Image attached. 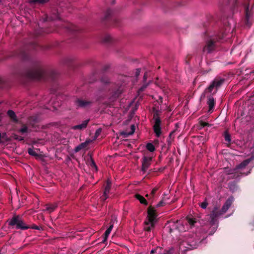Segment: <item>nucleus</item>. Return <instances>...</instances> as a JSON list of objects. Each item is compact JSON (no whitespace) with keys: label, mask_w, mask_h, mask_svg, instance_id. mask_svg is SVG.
<instances>
[{"label":"nucleus","mask_w":254,"mask_h":254,"mask_svg":"<svg viewBox=\"0 0 254 254\" xmlns=\"http://www.w3.org/2000/svg\"><path fill=\"white\" fill-rule=\"evenodd\" d=\"M233 200L234 198L231 196L226 200L221 210H218V209L216 207L214 208L212 213L209 216L210 219V223L214 229H216L217 228V217L226 212L231 206Z\"/></svg>","instance_id":"obj_1"},{"label":"nucleus","mask_w":254,"mask_h":254,"mask_svg":"<svg viewBox=\"0 0 254 254\" xmlns=\"http://www.w3.org/2000/svg\"><path fill=\"white\" fill-rule=\"evenodd\" d=\"M156 221V214L154 208L149 207L148 208L147 216L144 222V229L146 231H150L154 227Z\"/></svg>","instance_id":"obj_2"},{"label":"nucleus","mask_w":254,"mask_h":254,"mask_svg":"<svg viewBox=\"0 0 254 254\" xmlns=\"http://www.w3.org/2000/svg\"><path fill=\"white\" fill-rule=\"evenodd\" d=\"M254 159V157H252L251 158L249 159H247L243 161L241 164H240L236 169L232 170H229L228 171V175L230 176L229 178H237L239 176L238 174L240 173L241 174H244L245 175H247L249 173V171L247 173H245L244 172H242V170L249 163ZM226 172H227L226 171Z\"/></svg>","instance_id":"obj_3"},{"label":"nucleus","mask_w":254,"mask_h":254,"mask_svg":"<svg viewBox=\"0 0 254 254\" xmlns=\"http://www.w3.org/2000/svg\"><path fill=\"white\" fill-rule=\"evenodd\" d=\"M8 224L11 226H15L17 229L25 230L29 227L26 226L21 218L19 216L12 217L9 221Z\"/></svg>","instance_id":"obj_4"},{"label":"nucleus","mask_w":254,"mask_h":254,"mask_svg":"<svg viewBox=\"0 0 254 254\" xmlns=\"http://www.w3.org/2000/svg\"><path fill=\"white\" fill-rule=\"evenodd\" d=\"M168 227H170V233H172L175 229H178L179 232H183L186 231V227L184 225L182 224L180 221H177V222L169 223Z\"/></svg>","instance_id":"obj_5"},{"label":"nucleus","mask_w":254,"mask_h":254,"mask_svg":"<svg viewBox=\"0 0 254 254\" xmlns=\"http://www.w3.org/2000/svg\"><path fill=\"white\" fill-rule=\"evenodd\" d=\"M47 73V71L44 70L43 69L37 68L33 71L32 77L36 79H40L44 77Z\"/></svg>","instance_id":"obj_6"},{"label":"nucleus","mask_w":254,"mask_h":254,"mask_svg":"<svg viewBox=\"0 0 254 254\" xmlns=\"http://www.w3.org/2000/svg\"><path fill=\"white\" fill-rule=\"evenodd\" d=\"M152 158L148 156H144L142 161V171L145 172L150 165Z\"/></svg>","instance_id":"obj_7"},{"label":"nucleus","mask_w":254,"mask_h":254,"mask_svg":"<svg viewBox=\"0 0 254 254\" xmlns=\"http://www.w3.org/2000/svg\"><path fill=\"white\" fill-rule=\"evenodd\" d=\"M215 48L214 42L211 39L207 41L205 46L203 48V51L207 53L211 52Z\"/></svg>","instance_id":"obj_8"},{"label":"nucleus","mask_w":254,"mask_h":254,"mask_svg":"<svg viewBox=\"0 0 254 254\" xmlns=\"http://www.w3.org/2000/svg\"><path fill=\"white\" fill-rule=\"evenodd\" d=\"M223 82V79H216L214 80L212 84L206 89V91L208 90L209 92H211L214 87H219Z\"/></svg>","instance_id":"obj_9"},{"label":"nucleus","mask_w":254,"mask_h":254,"mask_svg":"<svg viewBox=\"0 0 254 254\" xmlns=\"http://www.w3.org/2000/svg\"><path fill=\"white\" fill-rule=\"evenodd\" d=\"M160 120L158 118H156L155 120V124L154 125L153 129L156 135L158 137L161 134V128L160 127Z\"/></svg>","instance_id":"obj_10"},{"label":"nucleus","mask_w":254,"mask_h":254,"mask_svg":"<svg viewBox=\"0 0 254 254\" xmlns=\"http://www.w3.org/2000/svg\"><path fill=\"white\" fill-rule=\"evenodd\" d=\"M171 251L163 250L160 247H156L151 251V254H171Z\"/></svg>","instance_id":"obj_11"},{"label":"nucleus","mask_w":254,"mask_h":254,"mask_svg":"<svg viewBox=\"0 0 254 254\" xmlns=\"http://www.w3.org/2000/svg\"><path fill=\"white\" fill-rule=\"evenodd\" d=\"M111 182L109 180H108L107 181V186L105 189L104 194L101 197V198L103 200H105L108 198V194L109 193L111 188Z\"/></svg>","instance_id":"obj_12"},{"label":"nucleus","mask_w":254,"mask_h":254,"mask_svg":"<svg viewBox=\"0 0 254 254\" xmlns=\"http://www.w3.org/2000/svg\"><path fill=\"white\" fill-rule=\"evenodd\" d=\"M89 122V120H85V121H84L82 124H80V125H77V126H74L73 127H72V128L73 129H79V130H82L84 128H85L88 125V123Z\"/></svg>","instance_id":"obj_13"},{"label":"nucleus","mask_w":254,"mask_h":254,"mask_svg":"<svg viewBox=\"0 0 254 254\" xmlns=\"http://www.w3.org/2000/svg\"><path fill=\"white\" fill-rule=\"evenodd\" d=\"M76 104L78 106L80 107H86L91 104V102L86 100H77L76 101Z\"/></svg>","instance_id":"obj_14"},{"label":"nucleus","mask_w":254,"mask_h":254,"mask_svg":"<svg viewBox=\"0 0 254 254\" xmlns=\"http://www.w3.org/2000/svg\"><path fill=\"white\" fill-rule=\"evenodd\" d=\"M135 131V126L132 125L131 126L130 128L129 129V131H126L122 132V134L125 137H127L128 135L132 134Z\"/></svg>","instance_id":"obj_15"},{"label":"nucleus","mask_w":254,"mask_h":254,"mask_svg":"<svg viewBox=\"0 0 254 254\" xmlns=\"http://www.w3.org/2000/svg\"><path fill=\"white\" fill-rule=\"evenodd\" d=\"M113 228V224H112L110 226V227L107 229V230L106 231L105 234H104V238L103 242L104 243L105 242V241L107 240V238L109 235L110 234L112 229Z\"/></svg>","instance_id":"obj_16"},{"label":"nucleus","mask_w":254,"mask_h":254,"mask_svg":"<svg viewBox=\"0 0 254 254\" xmlns=\"http://www.w3.org/2000/svg\"><path fill=\"white\" fill-rule=\"evenodd\" d=\"M57 207V205L56 204H47L46 205V208L45 210L48 211L49 213H51L54 211V210Z\"/></svg>","instance_id":"obj_17"},{"label":"nucleus","mask_w":254,"mask_h":254,"mask_svg":"<svg viewBox=\"0 0 254 254\" xmlns=\"http://www.w3.org/2000/svg\"><path fill=\"white\" fill-rule=\"evenodd\" d=\"M89 141H86L85 142L81 143L80 145L76 147L75 148V151L78 152L82 148L85 147L89 144Z\"/></svg>","instance_id":"obj_18"},{"label":"nucleus","mask_w":254,"mask_h":254,"mask_svg":"<svg viewBox=\"0 0 254 254\" xmlns=\"http://www.w3.org/2000/svg\"><path fill=\"white\" fill-rule=\"evenodd\" d=\"M208 104L209 105L210 110L213 109L215 105V101L213 97L209 98L208 101Z\"/></svg>","instance_id":"obj_19"},{"label":"nucleus","mask_w":254,"mask_h":254,"mask_svg":"<svg viewBox=\"0 0 254 254\" xmlns=\"http://www.w3.org/2000/svg\"><path fill=\"white\" fill-rule=\"evenodd\" d=\"M135 196H136V199H138L141 203L145 204V205H147V201H146V199L143 196H142L141 195H140L139 194H136L135 195Z\"/></svg>","instance_id":"obj_20"},{"label":"nucleus","mask_w":254,"mask_h":254,"mask_svg":"<svg viewBox=\"0 0 254 254\" xmlns=\"http://www.w3.org/2000/svg\"><path fill=\"white\" fill-rule=\"evenodd\" d=\"M169 203L170 202L169 201H167L166 199H165V197H162V200L157 204L156 206L160 207Z\"/></svg>","instance_id":"obj_21"},{"label":"nucleus","mask_w":254,"mask_h":254,"mask_svg":"<svg viewBox=\"0 0 254 254\" xmlns=\"http://www.w3.org/2000/svg\"><path fill=\"white\" fill-rule=\"evenodd\" d=\"M49 0H29L30 3H38L40 4H44L47 2Z\"/></svg>","instance_id":"obj_22"},{"label":"nucleus","mask_w":254,"mask_h":254,"mask_svg":"<svg viewBox=\"0 0 254 254\" xmlns=\"http://www.w3.org/2000/svg\"><path fill=\"white\" fill-rule=\"evenodd\" d=\"M245 10H246V17L247 23L248 25H250L251 23L249 22V20L250 18V14L249 13V8L248 6L246 7Z\"/></svg>","instance_id":"obj_23"},{"label":"nucleus","mask_w":254,"mask_h":254,"mask_svg":"<svg viewBox=\"0 0 254 254\" xmlns=\"http://www.w3.org/2000/svg\"><path fill=\"white\" fill-rule=\"evenodd\" d=\"M112 36L108 34L105 35L103 38V42H106V43L110 42L112 41Z\"/></svg>","instance_id":"obj_24"},{"label":"nucleus","mask_w":254,"mask_h":254,"mask_svg":"<svg viewBox=\"0 0 254 254\" xmlns=\"http://www.w3.org/2000/svg\"><path fill=\"white\" fill-rule=\"evenodd\" d=\"M7 115L13 120V121H16V116L15 115V113L12 110H9L7 112Z\"/></svg>","instance_id":"obj_25"},{"label":"nucleus","mask_w":254,"mask_h":254,"mask_svg":"<svg viewBox=\"0 0 254 254\" xmlns=\"http://www.w3.org/2000/svg\"><path fill=\"white\" fill-rule=\"evenodd\" d=\"M187 221L190 227L193 226L194 224L196 223V221L194 220V219L191 218H188L187 219Z\"/></svg>","instance_id":"obj_26"},{"label":"nucleus","mask_w":254,"mask_h":254,"mask_svg":"<svg viewBox=\"0 0 254 254\" xmlns=\"http://www.w3.org/2000/svg\"><path fill=\"white\" fill-rule=\"evenodd\" d=\"M146 148L150 152H153L155 150L154 145L151 143H148L147 144Z\"/></svg>","instance_id":"obj_27"},{"label":"nucleus","mask_w":254,"mask_h":254,"mask_svg":"<svg viewBox=\"0 0 254 254\" xmlns=\"http://www.w3.org/2000/svg\"><path fill=\"white\" fill-rule=\"evenodd\" d=\"M28 152L30 155H32V156H37V155L36 151L34 149H31V148L28 149Z\"/></svg>","instance_id":"obj_28"},{"label":"nucleus","mask_w":254,"mask_h":254,"mask_svg":"<svg viewBox=\"0 0 254 254\" xmlns=\"http://www.w3.org/2000/svg\"><path fill=\"white\" fill-rule=\"evenodd\" d=\"M27 127L26 126H23L20 129L19 132L22 134L27 132Z\"/></svg>","instance_id":"obj_29"},{"label":"nucleus","mask_w":254,"mask_h":254,"mask_svg":"<svg viewBox=\"0 0 254 254\" xmlns=\"http://www.w3.org/2000/svg\"><path fill=\"white\" fill-rule=\"evenodd\" d=\"M225 139L226 141L230 142L231 141L230 135L228 133H226L225 134Z\"/></svg>","instance_id":"obj_30"},{"label":"nucleus","mask_w":254,"mask_h":254,"mask_svg":"<svg viewBox=\"0 0 254 254\" xmlns=\"http://www.w3.org/2000/svg\"><path fill=\"white\" fill-rule=\"evenodd\" d=\"M207 203L205 201L203 202L200 204V206L201 207V208H202L203 209H205L207 207Z\"/></svg>","instance_id":"obj_31"},{"label":"nucleus","mask_w":254,"mask_h":254,"mask_svg":"<svg viewBox=\"0 0 254 254\" xmlns=\"http://www.w3.org/2000/svg\"><path fill=\"white\" fill-rule=\"evenodd\" d=\"M31 228L33 229H36L38 230H40L42 228L40 226H36V225H33L31 227Z\"/></svg>","instance_id":"obj_32"},{"label":"nucleus","mask_w":254,"mask_h":254,"mask_svg":"<svg viewBox=\"0 0 254 254\" xmlns=\"http://www.w3.org/2000/svg\"><path fill=\"white\" fill-rule=\"evenodd\" d=\"M199 124H200V126H201V127H204L205 126L208 125V124L203 122L202 121H200Z\"/></svg>","instance_id":"obj_33"},{"label":"nucleus","mask_w":254,"mask_h":254,"mask_svg":"<svg viewBox=\"0 0 254 254\" xmlns=\"http://www.w3.org/2000/svg\"><path fill=\"white\" fill-rule=\"evenodd\" d=\"M49 18L50 20H53L59 18V16L58 15H56L54 17H50Z\"/></svg>","instance_id":"obj_34"},{"label":"nucleus","mask_w":254,"mask_h":254,"mask_svg":"<svg viewBox=\"0 0 254 254\" xmlns=\"http://www.w3.org/2000/svg\"><path fill=\"white\" fill-rule=\"evenodd\" d=\"M189 245L192 249L196 248L197 247V245L196 244H193V243H190V244H189Z\"/></svg>","instance_id":"obj_35"},{"label":"nucleus","mask_w":254,"mask_h":254,"mask_svg":"<svg viewBox=\"0 0 254 254\" xmlns=\"http://www.w3.org/2000/svg\"><path fill=\"white\" fill-rule=\"evenodd\" d=\"M14 137L15 139H18L19 140H22L23 139V137H21V136L18 137L17 135H14Z\"/></svg>","instance_id":"obj_36"},{"label":"nucleus","mask_w":254,"mask_h":254,"mask_svg":"<svg viewBox=\"0 0 254 254\" xmlns=\"http://www.w3.org/2000/svg\"><path fill=\"white\" fill-rule=\"evenodd\" d=\"M147 85H143L140 89H139V91H142L146 87H147Z\"/></svg>","instance_id":"obj_37"},{"label":"nucleus","mask_w":254,"mask_h":254,"mask_svg":"<svg viewBox=\"0 0 254 254\" xmlns=\"http://www.w3.org/2000/svg\"><path fill=\"white\" fill-rule=\"evenodd\" d=\"M100 132H101V129H99L96 130V137H97L99 135V134L100 133Z\"/></svg>","instance_id":"obj_38"},{"label":"nucleus","mask_w":254,"mask_h":254,"mask_svg":"<svg viewBox=\"0 0 254 254\" xmlns=\"http://www.w3.org/2000/svg\"><path fill=\"white\" fill-rule=\"evenodd\" d=\"M163 197H165V199H166L167 201H168L169 197L167 196V194H166L165 193L163 194Z\"/></svg>","instance_id":"obj_39"},{"label":"nucleus","mask_w":254,"mask_h":254,"mask_svg":"<svg viewBox=\"0 0 254 254\" xmlns=\"http://www.w3.org/2000/svg\"><path fill=\"white\" fill-rule=\"evenodd\" d=\"M139 72H140V70L139 69H137L136 72V76H138L139 75Z\"/></svg>","instance_id":"obj_40"},{"label":"nucleus","mask_w":254,"mask_h":254,"mask_svg":"<svg viewBox=\"0 0 254 254\" xmlns=\"http://www.w3.org/2000/svg\"><path fill=\"white\" fill-rule=\"evenodd\" d=\"M146 76H147V74L145 73L144 75V77H143V78H144V80H145L146 78Z\"/></svg>","instance_id":"obj_41"},{"label":"nucleus","mask_w":254,"mask_h":254,"mask_svg":"<svg viewBox=\"0 0 254 254\" xmlns=\"http://www.w3.org/2000/svg\"><path fill=\"white\" fill-rule=\"evenodd\" d=\"M92 164H93V166H94L96 168H97V167H96V165H95V163H94V162H92Z\"/></svg>","instance_id":"obj_42"},{"label":"nucleus","mask_w":254,"mask_h":254,"mask_svg":"<svg viewBox=\"0 0 254 254\" xmlns=\"http://www.w3.org/2000/svg\"><path fill=\"white\" fill-rule=\"evenodd\" d=\"M1 138V133H0V139Z\"/></svg>","instance_id":"obj_43"},{"label":"nucleus","mask_w":254,"mask_h":254,"mask_svg":"<svg viewBox=\"0 0 254 254\" xmlns=\"http://www.w3.org/2000/svg\"><path fill=\"white\" fill-rule=\"evenodd\" d=\"M154 190L152 191V193H154Z\"/></svg>","instance_id":"obj_44"}]
</instances>
